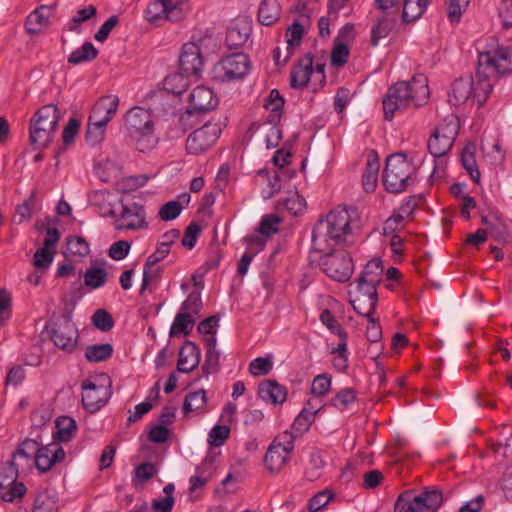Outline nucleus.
I'll return each instance as SVG.
<instances>
[{"instance_id":"nucleus-18","label":"nucleus","mask_w":512,"mask_h":512,"mask_svg":"<svg viewBox=\"0 0 512 512\" xmlns=\"http://www.w3.org/2000/svg\"><path fill=\"white\" fill-rule=\"evenodd\" d=\"M118 105L119 98L116 95L103 96L94 104L88 119L95 121L100 128L107 126L115 116Z\"/></svg>"},{"instance_id":"nucleus-49","label":"nucleus","mask_w":512,"mask_h":512,"mask_svg":"<svg viewBox=\"0 0 512 512\" xmlns=\"http://www.w3.org/2000/svg\"><path fill=\"white\" fill-rule=\"evenodd\" d=\"M356 400V392L353 388L341 389L336 395L330 400L331 406L335 407L340 411H344L348 406Z\"/></svg>"},{"instance_id":"nucleus-60","label":"nucleus","mask_w":512,"mask_h":512,"mask_svg":"<svg viewBox=\"0 0 512 512\" xmlns=\"http://www.w3.org/2000/svg\"><path fill=\"white\" fill-rule=\"evenodd\" d=\"M433 134L437 135V137H442L443 139H446L454 144V141L458 134V126L453 120L449 122L444 120L435 128Z\"/></svg>"},{"instance_id":"nucleus-52","label":"nucleus","mask_w":512,"mask_h":512,"mask_svg":"<svg viewBox=\"0 0 512 512\" xmlns=\"http://www.w3.org/2000/svg\"><path fill=\"white\" fill-rule=\"evenodd\" d=\"M350 51L348 44L344 41L334 40V46L331 51V64L336 67H342L347 63Z\"/></svg>"},{"instance_id":"nucleus-64","label":"nucleus","mask_w":512,"mask_h":512,"mask_svg":"<svg viewBox=\"0 0 512 512\" xmlns=\"http://www.w3.org/2000/svg\"><path fill=\"white\" fill-rule=\"evenodd\" d=\"M182 209L179 201H169L160 208L158 216L163 221H172L180 215Z\"/></svg>"},{"instance_id":"nucleus-61","label":"nucleus","mask_w":512,"mask_h":512,"mask_svg":"<svg viewBox=\"0 0 512 512\" xmlns=\"http://www.w3.org/2000/svg\"><path fill=\"white\" fill-rule=\"evenodd\" d=\"M220 369V351H206L205 361L201 367L202 374L208 377Z\"/></svg>"},{"instance_id":"nucleus-58","label":"nucleus","mask_w":512,"mask_h":512,"mask_svg":"<svg viewBox=\"0 0 512 512\" xmlns=\"http://www.w3.org/2000/svg\"><path fill=\"white\" fill-rule=\"evenodd\" d=\"M331 389V376L323 373L317 375L311 384V393L315 396L322 397L329 393Z\"/></svg>"},{"instance_id":"nucleus-22","label":"nucleus","mask_w":512,"mask_h":512,"mask_svg":"<svg viewBox=\"0 0 512 512\" xmlns=\"http://www.w3.org/2000/svg\"><path fill=\"white\" fill-rule=\"evenodd\" d=\"M313 73V56L307 53L299 59L290 74V86L294 89H301L307 86Z\"/></svg>"},{"instance_id":"nucleus-54","label":"nucleus","mask_w":512,"mask_h":512,"mask_svg":"<svg viewBox=\"0 0 512 512\" xmlns=\"http://www.w3.org/2000/svg\"><path fill=\"white\" fill-rule=\"evenodd\" d=\"M202 309V299L199 291H192L181 304L179 312H186L188 315H198Z\"/></svg>"},{"instance_id":"nucleus-10","label":"nucleus","mask_w":512,"mask_h":512,"mask_svg":"<svg viewBox=\"0 0 512 512\" xmlns=\"http://www.w3.org/2000/svg\"><path fill=\"white\" fill-rule=\"evenodd\" d=\"M104 216L115 218L116 230H139L147 227L146 211L144 206L138 202H122V209L119 215L109 205L103 212Z\"/></svg>"},{"instance_id":"nucleus-56","label":"nucleus","mask_w":512,"mask_h":512,"mask_svg":"<svg viewBox=\"0 0 512 512\" xmlns=\"http://www.w3.org/2000/svg\"><path fill=\"white\" fill-rule=\"evenodd\" d=\"M93 325L102 332H108L114 327V319L112 315L104 310L98 309L92 316Z\"/></svg>"},{"instance_id":"nucleus-37","label":"nucleus","mask_w":512,"mask_h":512,"mask_svg":"<svg viewBox=\"0 0 512 512\" xmlns=\"http://www.w3.org/2000/svg\"><path fill=\"white\" fill-rule=\"evenodd\" d=\"M113 354V346L110 343L88 345L85 350V358L88 362L98 363L109 359Z\"/></svg>"},{"instance_id":"nucleus-59","label":"nucleus","mask_w":512,"mask_h":512,"mask_svg":"<svg viewBox=\"0 0 512 512\" xmlns=\"http://www.w3.org/2000/svg\"><path fill=\"white\" fill-rule=\"evenodd\" d=\"M333 497L334 493L328 489L318 492L308 501V510L310 512L320 511L330 502V500L333 499Z\"/></svg>"},{"instance_id":"nucleus-14","label":"nucleus","mask_w":512,"mask_h":512,"mask_svg":"<svg viewBox=\"0 0 512 512\" xmlns=\"http://www.w3.org/2000/svg\"><path fill=\"white\" fill-rule=\"evenodd\" d=\"M384 274V266L380 258L369 260L359 277L350 284V287L356 286L360 289L373 292L377 291L378 285L381 283Z\"/></svg>"},{"instance_id":"nucleus-7","label":"nucleus","mask_w":512,"mask_h":512,"mask_svg":"<svg viewBox=\"0 0 512 512\" xmlns=\"http://www.w3.org/2000/svg\"><path fill=\"white\" fill-rule=\"evenodd\" d=\"M443 502V494L435 488H423L420 492H402L394 505V512H437Z\"/></svg>"},{"instance_id":"nucleus-4","label":"nucleus","mask_w":512,"mask_h":512,"mask_svg":"<svg viewBox=\"0 0 512 512\" xmlns=\"http://www.w3.org/2000/svg\"><path fill=\"white\" fill-rule=\"evenodd\" d=\"M418 167L405 153H395L386 159L383 184L389 193H401L416 181Z\"/></svg>"},{"instance_id":"nucleus-15","label":"nucleus","mask_w":512,"mask_h":512,"mask_svg":"<svg viewBox=\"0 0 512 512\" xmlns=\"http://www.w3.org/2000/svg\"><path fill=\"white\" fill-rule=\"evenodd\" d=\"M202 66L200 47L195 43H185L179 56V72L188 77L199 76Z\"/></svg>"},{"instance_id":"nucleus-29","label":"nucleus","mask_w":512,"mask_h":512,"mask_svg":"<svg viewBox=\"0 0 512 512\" xmlns=\"http://www.w3.org/2000/svg\"><path fill=\"white\" fill-rule=\"evenodd\" d=\"M285 100L277 89H272L265 100L264 108L269 111L266 117L268 124H279Z\"/></svg>"},{"instance_id":"nucleus-55","label":"nucleus","mask_w":512,"mask_h":512,"mask_svg":"<svg viewBox=\"0 0 512 512\" xmlns=\"http://www.w3.org/2000/svg\"><path fill=\"white\" fill-rule=\"evenodd\" d=\"M230 436V428L227 425H215L208 434V444L211 447L222 446Z\"/></svg>"},{"instance_id":"nucleus-31","label":"nucleus","mask_w":512,"mask_h":512,"mask_svg":"<svg viewBox=\"0 0 512 512\" xmlns=\"http://www.w3.org/2000/svg\"><path fill=\"white\" fill-rule=\"evenodd\" d=\"M281 15L280 4L277 0H262L258 9V21L265 26L277 22Z\"/></svg>"},{"instance_id":"nucleus-39","label":"nucleus","mask_w":512,"mask_h":512,"mask_svg":"<svg viewBox=\"0 0 512 512\" xmlns=\"http://www.w3.org/2000/svg\"><path fill=\"white\" fill-rule=\"evenodd\" d=\"M195 318L192 315H188L186 312H178L175 319L170 327V336H176L179 334L189 335L193 329Z\"/></svg>"},{"instance_id":"nucleus-63","label":"nucleus","mask_w":512,"mask_h":512,"mask_svg":"<svg viewBox=\"0 0 512 512\" xmlns=\"http://www.w3.org/2000/svg\"><path fill=\"white\" fill-rule=\"evenodd\" d=\"M280 222L281 218L275 214L265 215L260 221L259 232L265 236H272L278 232Z\"/></svg>"},{"instance_id":"nucleus-20","label":"nucleus","mask_w":512,"mask_h":512,"mask_svg":"<svg viewBox=\"0 0 512 512\" xmlns=\"http://www.w3.org/2000/svg\"><path fill=\"white\" fill-rule=\"evenodd\" d=\"M453 143L449 142L442 137L432 134L428 140V150L434 157V167L430 178L442 177L446 162L443 159L445 155L451 150Z\"/></svg>"},{"instance_id":"nucleus-40","label":"nucleus","mask_w":512,"mask_h":512,"mask_svg":"<svg viewBox=\"0 0 512 512\" xmlns=\"http://www.w3.org/2000/svg\"><path fill=\"white\" fill-rule=\"evenodd\" d=\"M26 490L23 482L10 484L0 481V498L5 502L13 503L21 500Z\"/></svg>"},{"instance_id":"nucleus-38","label":"nucleus","mask_w":512,"mask_h":512,"mask_svg":"<svg viewBox=\"0 0 512 512\" xmlns=\"http://www.w3.org/2000/svg\"><path fill=\"white\" fill-rule=\"evenodd\" d=\"M50 6H41L35 9L26 20V29L30 34H37L40 32L42 25L46 24L49 19V14L46 13L50 10Z\"/></svg>"},{"instance_id":"nucleus-27","label":"nucleus","mask_w":512,"mask_h":512,"mask_svg":"<svg viewBox=\"0 0 512 512\" xmlns=\"http://www.w3.org/2000/svg\"><path fill=\"white\" fill-rule=\"evenodd\" d=\"M473 92V77H460L452 83L450 102L454 105L464 104L471 99Z\"/></svg>"},{"instance_id":"nucleus-47","label":"nucleus","mask_w":512,"mask_h":512,"mask_svg":"<svg viewBox=\"0 0 512 512\" xmlns=\"http://www.w3.org/2000/svg\"><path fill=\"white\" fill-rule=\"evenodd\" d=\"M279 204L292 215L298 216L302 214L306 208V200L298 192L291 193L288 197L283 199Z\"/></svg>"},{"instance_id":"nucleus-48","label":"nucleus","mask_w":512,"mask_h":512,"mask_svg":"<svg viewBox=\"0 0 512 512\" xmlns=\"http://www.w3.org/2000/svg\"><path fill=\"white\" fill-rule=\"evenodd\" d=\"M97 9L94 5H88L87 7L80 9L76 12V15L66 24L68 31L79 33V24L88 21L91 17L95 16Z\"/></svg>"},{"instance_id":"nucleus-8","label":"nucleus","mask_w":512,"mask_h":512,"mask_svg":"<svg viewBox=\"0 0 512 512\" xmlns=\"http://www.w3.org/2000/svg\"><path fill=\"white\" fill-rule=\"evenodd\" d=\"M314 261L321 267L322 271L331 279L337 282H347L354 271V264L351 256L344 250H330L316 253Z\"/></svg>"},{"instance_id":"nucleus-51","label":"nucleus","mask_w":512,"mask_h":512,"mask_svg":"<svg viewBox=\"0 0 512 512\" xmlns=\"http://www.w3.org/2000/svg\"><path fill=\"white\" fill-rule=\"evenodd\" d=\"M304 36V27L299 21H294L286 31L287 45L290 54H293L294 49L301 44Z\"/></svg>"},{"instance_id":"nucleus-9","label":"nucleus","mask_w":512,"mask_h":512,"mask_svg":"<svg viewBox=\"0 0 512 512\" xmlns=\"http://www.w3.org/2000/svg\"><path fill=\"white\" fill-rule=\"evenodd\" d=\"M250 70V60L243 52L223 57L212 68V80L217 83H230L243 79Z\"/></svg>"},{"instance_id":"nucleus-24","label":"nucleus","mask_w":512,"mask_h":512,"mask_svg":"<svg viewBox=\"0 0 512 512\" xmlns=\"http://www.w3.org/2000/svg\"><path fill=\"white\" fill-rule=\"evenodd\" d=\"M259 397L271 404H282L287 398V389L274 379H266L258 386Z\"/></svg>"},{"instance_id":"nucleus-3","label":"nucleus","mask_w":512,"mask_h":512,"mask_svg":"<svg viewBox=\"0 0 512 512\" xmlns=\"http://www.w3.org/2000/svg\"><path fill=\"white\" fill-rule=\"evenodd\" d=\"M429 95L428 80L423 74L413 76L410 81H398L392 84L382 100L384 119L392 121L397 113L421 107L426 103Z\"/></svg>"},{"instance_id":"nucleus-53","label":"nucleus","mask_w":512,"mask_h":512,"mask_svg":"<svg viewBox=\"0 0 512 512\" xmlns=\"http://www.w3.org/2000/svg\"><path fill=\"white\" fill-rule=\"evenodd\" d=\"M488 230V235L498 242H505L509 236L507 225L498 212L495 221H492L490 228Z\"/></svg>"},{"instance_id":"nucleus-25","label":"nucleus","mask_w":512,"mask_h":512,"mask_svg":"<svg viewBox=\"0 0 512 512\" xmlns=\"http://www.w3.org/2000/svg\"><path fill=\"white\" fill-rule=\"evenodd\" d=\"M244 241L247 244V250L242 255L237 265V273L240 276H245L247 274L249 265L253 258L265 247V241L257 235H247L244 238Z\"/></svg>"},{"instance_id":"nucleus-16","label":"nucleus","mask_w":512,"mask_h":512,"mask_svg":"<svg viewBox=\"0 0 512 512\" xmlns=\"http://www.w3.org/2000/svg\"><path fill=\"white\" fill-rule=\"evenodd\" d=\"M348 295L350 304L359 315L370 318L374 314L378 303L376 290L371 292L354 286V290H349Z\"/></svg>"},{"instance_id":"nucleus-46","label":"nucleus","mask_w":512,"mask_h":512,"mask_svg":"<svg viewBox=\"0 0 512 512\" xmlns=\"http://www.w3.org/2000/svg\"><path fill=\"white\" fill-rule=\"evenodd\" d=\"M107 281V271L100 267H90L84 275V283L87 287L97 289Z\"/></svg>"},{"instance_id":"nucleus-11","label":"nucleus","mask_w":512,"mask_h":512,"mask_svg":"<svg viewBox=\"0 0 512 512\" xmlns=\"http://www.w3.org/2000/svg\"><path fill=\"white\" fill-rule=\"evenodd\" d=\"M221 133L220 122H206L188 135L185 143L187 154L198 156L205 153L216 143Z\"/></svg>"},{"instance_id":"nucleus-45","label":"nucleus","mask_w":512,"mask_h":512,"mask_svg":"<svg viewBox=\"0 0 512 512\" xmlns=\"http://www.w3.org/2000/svg\"><path fill=\"white\" fill-rule=\"evenodd\" d=\"M167 9V0H155L148 4L144 11V18L151 24L157 25L164 20Z\"/></svg>"},{"instance_id":"nucleus-44","label":"nucleus","mask_w":512,"mask_h":512,"mask_svg":"<svg viewBox=\"0 0 512 512\" xmlns=\"http://www.w3.org/2000/svg\"><path fill=\"white\" fill-rule=\"evenodd\" d=\"M57 497L48 491L40 492L34 500L33 512H57Z\"/></svg>"},{"instance_id":"nucleus-36","label":"nucleus","mask_w":512,"mask_h":512,"mask_svg":"<svg viewBox=\"0 0 512 512\" xmlns=\"http://www.w3.org/2000/svg\"><path fill=\"white\" fill-rule=\"evenodd\" d=\"M98 54V49L91 42L86 41L68 56L67 61L69 64L78 65L94 60Z\"/></svg>"},{"instance_id":"nucleus-33","label":"nucleus","mask_w":512,"mask_h":512,"mask_svg":"<svg viewBox=\"0 0 512 512\" xmlns=\"http://www.w3.org/2000/svg\"><path fill=\"white\" fill-rule=\"evenodd\" d=\"M319 410L320 408H316L312 404V401L309 400L306 403V406L300 411L298 416L294 419L292 429L300 434L308 431L311 424L314 422L315 416L319 412Z\"/></svg>"},{"instance_id":"nucleus-50","label":"nucleus","mask_w":512,"mask_h":512,"mask_svg":"<svg viewBox=\"0 0 512 512\" xmlns=\"http://www.w3.org/2000/svg\"><path fill=\"white\" fill-rule=\"evenodd\" d=\"M427 9V6H424L422 4H418L415 1L411 0H404L403 1V11H402V20L405 23H410L418 18H420L425 10Z\"/></svg>"},{"instance_id":"nucleus-5","label":"nucleus","mask_w":512,"mask_h":512,"mask_svg":"<svg viewBox=\"0 0 512 512\" xmlns=\"http://www.w3.org/2000/svg\"><path fill=\"white\" fill-rule=\"evenodd\" d=\"M61 113L54 104L39 108L29 123V142L34 149H43L53 140Z\"/></svg>"},{"instance_id":"nucleus-19","label":"nucleus","mask_w":512,"mask_h":512,"mask_svg":"<svg viewBox=\"0 0 512 512\" xmlns=\"http://www.w3.org/2000/svg\"><path fill=\"white\" fill-rule=\"evenodd\" d=\"M66 453L58 443H50L40 446L35 456V466L41 472L45 473L59 462L65 459Z\"/></svg>"},{"instance_id":"nucleus-26","label":"nucleus","mask_w":512,"mask_h":512,"mask_svg":"<svg viewBox=\"0 0 512 512\" xmlns=\"http://www.w3.org/2000/svg\"><path fill=\"white\" fill-rule=\"evenodd\" d=\"M170 249L166 243H158L155 252L148 256L144 263L142 283L139 289V294L143 295L150 285V269L162 261L169 254Z\"/></svg>"},{"instance_id":"nucleus-21","label":"nucleus","mask_w":512,"mask_h":512,"mask_svg":"<svg viewBox=\"0 0 512 512\" xmlns=\"http://www.w3.org/2000/svg\"><path fill=\"white\" fill-rule=\"evenodd\" d=\"M125 125L129 135L154 128L151 114L142 107H133L126 113Z\"/></svg>"},{"instance_id":"nucleus-12","label":"nucleus","mask_w":512,"mask_h":512,"mask_svg":"<svg viewBox=\"0 0 512 512\" xmlns=\"http://www.w3.org/2000/svg\"><path fill=\"white\" fill-rule=\"evenodd\" d=\"M295 438L292 432L284 431L270 444L264 456V464L270 472L278 473L288 462L289 454L294 449Z\"/></svg>"},{"instance_id":"nucleus-35","label":"nucleus","mask_w":512,"mask_h":512,"mask_svg":"<svg viewBox=\"0 0 512 512\" xmlns=\"http://www.w3.org/2000/svg\"><path fill=\"white\" fill-rule=\"evenodd\" d=\"M56 433L53 437L61 442L70 441L76 434V421L70 416H60L56 420Z\"/></svg>"},{"instance_id":"nucleus-6","label":"nucleus","mask_w":512,"mask_h":512,"mask_svg":"<svg viewBox=\"0 0 512 512\" xmlns=\"http://www.w3.org/2000/svg\"><path fill=\"white\" fill-rule=\"evenodd\" d=\"M73 309L65 307L61 315L52 316L45 329L56 347L67 353L76 350L79 342V331L72 321Z\"/></svg>"},{"instance_id":"nucleus-57","label":"nucleus","mask_w":512,"mask_h":512,"mask_svg":"<svg viewBox=\"0 0 512 512\" xmlns=\"http://www.w3.org/2000/svg\"><path fill=\"white\" fill-rule=\"evenodd\" d=\"M12 316L11 294L5 288L0 289V327L4 326Z\"/></svg>"},{"instance_id":"nucleus-17","label":"nucleus","mask_w":512,"mask_h":512,"mask_svg":"<svg viewBox=\"0 0 512 512\" xmlns=\"http://www.w3.org/2000/svg\"><path fill=\"white\" fill-rule=\"evenodd\" d=\"M218 102V97L212 89L204 85H198L190 93V108L186 110V114L191 115L195 112L213 110L218 105Z\"/></svg>"},{"instance_id":"nucleus-41","label":"nucleus","mask_w":512,"mask_h":512,"mask_svg":"<svg viewBox=\"0 0 512 512\" xmlns=\"http://www.w3.org/2000/svg\"><path fill=\"white\" fill-rule=\"evenodd\" d=\"M129 136L135 141L136 150L142 153L153 150L158 144V138L154 135V128Z\"/></svg>"},{"instance_id":"nucleus-43","label":"nucleus","mask_w":512,"mask_h":512,"mask_svg":"<svg viewBox=\"0 0 512 512\" xmlns=\"http://www.w3.org/2000/svg\"><path fill=\"white\" fill-rule=\"evenodd\" d=\"M207 403L206 391L200 389L195 392H191L185 396L183 403V413L188 414L193 411L201 410Z\"/></svg>"},{"instance_id":"nucleus-2","label":"nucleus","mask_w":512,"mask_h":512,"mask_svg":"<svg viewBox=\"0 0 512 512\" xmlns=\"http://www.w3.org/2000/svg\"><path fill=\"white\" fill-rule=\"evenodd\" d=\"M510 47L498 46L493 51L478 54L477 70L473 77L471 99L482 107L493 90V79L511 72Z\"/></svg>"},{"instance_id":"nucleus-62","label":"nucleus","mask_w":512,"mask_h":512,"mask_svg":"<svg viewBox=\"0 0 512 512\" xmlns=\"http://www.w3.org/2000/svg\"><path fill=\"white\" fill-rule=\"evenodd\" d=\"M39 447L40 445L36 440L27 438L22 443L19 444L16 451L13 453V458H15L16 456H21L26 459H35Z\"/></svg>"},{"instance_id":"nucleus-30","label":"nucleus","mask_w":512,"mask_h":512,"mask_svg":"<svg viewBox=\"0 0 512 512\" xmlns=\"http://www.w3.org/2000/svg\"><path fill=\"white\" fill-rule=\"evenodd\" d=\"M397 19V14L387 13L373 25L371 29L372 46L376 47L381 39L386 38L390 34L397 23Z\"/></svg>"},{"instance_id":"nucleus-42","label":"nucleus","mask_w":512,"mask_h":512,"mask_svg":"<svg viewBox=\"0 0 512 512\" xmlns=\"http://www.w3.org/2000/svg\"><path fill=\"white\" fill-rule=\"evenodd\" d=\"M188 76L178 72L173 73L164 78L163 87L164 89L174 95H181L186 91L188 86Z\"/></svg>"},{"instance_id":"nucleus-23","label":"nucleus","mask_w":512,"mask_h":512,"mask_svg":"<svg viewBox=\"0 0 512 512\" xmlns=\"http://www.w3.org/2000/svg\"><path fill=\"white\" fill-rule=\"evenodd\" d=\"M200 357L199 347L192 341H185L179 350L177 371L182 373L191 372L198 366Z\"/></svg>"},{"instance_id":"nucleus-1","label":"nucleus","mask_w":512,"mask_h":512,"mask_svg":"<svg viewBox=\"0 0 512 512\" xmlns=\"http://www.w3.org/2000/svg\"><path fill=\"white\" fill-rule=\"evenodd\" d=\"M358 209L354 206H338L331 210L325 219H319L312 230L310 261L316 253L334 248L346 242L347 237L361 225Z\"/></svg>"},{"instance_id":"nucleus-13","label":"nucleus","mask_w":512,"mask_h":512,"mask_svg":"<svg viewBox=\"0 0 512 512\" xmlns=\"http://www.w3.org/2000/svg\"><path fill=\"white\" fill-rule=\"evenodd\" d=\"M82 405L89 413H96L104 407L111 397V390L104 385H96L90 380H86L81 385Z\"/></svg>"},{"instance_id":"nucleus-34","label":"nucleus","mask_w":512,"mask_h":512,"mask_svg":"<svg viewBox=\"0 0 512 512\" xmlns=\"http://www.w3.org/2000/svg\"><path fill=\"white\" fill-rule=\"evenodd\" d=\"M475 151L474 144L465 145L461 152V163L471 179L478 184L480 182V171L477 166Z\"/></svg>"},{"instance_id":"nucleus-28","label":"nucleus","mask_w":512,"mask_h":512,"mask_svg":"<svg viewBox=\"0 0 512 512\" xmlns=\"http://www.w3.org/2000/svg\"><path fill=\"white\" fill-rule=\"evenodd\" d=\"M380 163L375 151H372L367 159L365 170L362 174L363 189L368 192H374L378 183V172Z\"/></svg>"},{"instance_id":"nucleus-32","label":"nucleus","mask_w":512,"mask_h":512,"mask_svg":"<svg viewBox=\"0 0 512 512\" xmlns=\"http://www.w3.org/2000/svg\"><path fill=\"white\" fill-rule=\"evenodd\" d=\"M251 27L247 24L241 26L239 23L228 28L225 43L229 49H238L248 40Z\"/></svg>"}]
</instances>
